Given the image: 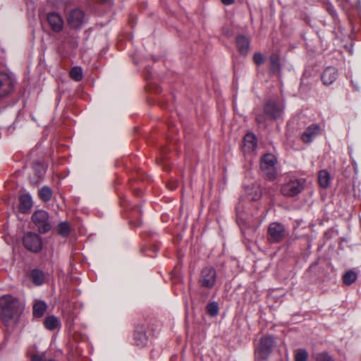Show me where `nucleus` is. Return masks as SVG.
<instances>
[{"label":"nucleus","mask_w":361,"mask_h":361,"mask_svg":"<svg viewBox=\"0 0 361 361\" xmlns=\"http://www.w3.org/2000/svg\"><path fill=\"white\" fill-rule=\"evenodd\" d=\"M0 317L4 323H8L22 311V305L18 300L11 295L0 298Z\"/></svg>","instance_id":"obj_1"},{"label":"nucleus","mask_w":361,"mask_h":361,"mask_svg":"<svg viewBox=\"0 0 361 361\" xmlns=\"http://www.w3.org/2000/svg\"><path fill=\"white\" fill-rule=\"evenodd\" d=\"M276 158L272 154H266L261 159L260 168L269 180H274L276 178Z\"/></svg>","instance_id":"obj_2"},{"label":"nucleus","mask_w":361,"mask_h":361,"mask_svg":"<svg viewBox=\"0 0 361 361\" xmlns=\"http://www.w3.org/2000/svg\"><path fill=\"white\" fill-rule=\"evenodd\" d=\"M274 345L275 339L273 336L267 335L262 337L255 350L256 359L262 360L267 359Z\"/></svg>","instance_id":"obj_3"},{"label":"nucleus","mask_w":361,"mask_h":361,"mask_svg":"<svg viewBox=\"0 0 361 361\" xmlns=\"http://www.w3.org/2000/svg\"><path fill=\"white\" fill-rule=\"evenodd\" d=\"M305 180L293 179L284 183L281 188V192L286 197H294L300 193L305 187Z\"/></svg>","instance_id":"obj_4"},{"label":"nucleus","mask_w":361,"mask_h":361,"mask_svg":"<svg viewBox=\"0 0 361 361\" xmlns=\"http://www.w3.org/2000/svg\"><path fill=\"white\" fill-rule=\"evenodd\" d=\"M49 214L44 210L36 211L32 216V220L38 227L40 232H47L51 229V225L48 222Z\"/></svg>","instance_id":"obj_5"},{"label":"nucleus","mask_w":361,"mask_h":361,"mask_svg":"<svg viewBox=\"0 0 361 361\" xmlns=\"http://www.w3.org/2000/svg\"><path fill=\"white\" fill-rule=\"evenodd\" d=\"M23 245L27 250L37 252L41 250L42 243L40 237L37 234L30 232L25 235Z\"/></svg>","instance_id":"obj_6"},{"label":"nucleus","mask_w":361,"mask_h":361,"mask_svg":"<svg viewBox=\"0 0 361 361\" xmlns=\"http://www.w3.org/2000/svg\"><path fill=\"white\" fill-rule=\"evenodd\" d=\"M216 270L212 267H207L202 269L200 283L202 286L212 288L216 282Z\"/></svg>","instance_id":"obj_7"},{"label":"nucleus","mask_w":361,"mask_h":361,"mask_svg":"<svg viewBox=\"0 0 361 361\" xmlns=\"http://www.w3.org/2000/svg\"><path fill=\"white\" fill-rule=\"evenodd\" d=\"M285 228L279 223H272L268 228L269 240L271 243H279L284 238Z\"/></svg>","instance_id":"obj_8"},{"label":"nucleus","mask_w":361,"mask_h":361,"mask_svg":"<svg viewBox=\"0 0 361 361\" xmlns=\"http://www.w3.org/2000/svg\"><path fill=\"white\" fill-rule=\"evenodd\" d=\"M85 20V14L80 9L73 10L68 16V23L73 28L80 27Z\"/></svg>","instance_id":"obj_9"},{"label":"nucleus","mask_w":361,"mask_h":361,"mask_svg":"<svg viewBox=\"0 0 361 361\" xmlns=\"http://www.w3.org/2000/svg\"><path fill=\"white\" fill-rule=\"evenodd\" d=\"M13 89L12 79L6 73L0 71V97L8 94Z\"/></svg>","instance_id":"obj_10"},{"label":"nucleus","mask_w":361,"mask_h":361,"mask_svg":"<svg viewBox=\"0 0 361 361\" xmlns=\"http://www.w3.org/2000/svg\"><path fill=\"white\" fill-rule=\"evenodd\" d=\"M47 21L51 30L55 32H60L63 28V20L57 13H49L47 15Z\"/></svg>","instance_id":"obj_11"},{"label":"nucleus","mask_w":361,"mask_h":361,"mask_svg":"<svg viewBox=\"0 0 361 361\" xmlns=\"http://www.w3.org/2000/svg\"><path fill=\"white\" fill-rule=\"evenodd\" d=\"M245 192L248 199L252 201L259 200L262 195V191L259 185L256 182H252L245 187Z\"/></svg>","instance_id":"obj_12"},{"label":"nucleus","mask_w":361,"mask_h":361,"mask_svg":"<svg viewBox=\"0 0 361 361\" xmlns=\"http://www.w3.org/2000/svg\"><path fill=\"white\" fill-rule=\"evenodd\" d=\"M257 147V140L255 134L247 133L243 139V151L245 153L250 154L255 151Z\"/></svg>","instance_id":"obj_13"},{"label":"nucleus","mask_w":361,"mask_h":361,"mask_svg":"<svg viewBox=\"0 0 361 361\" xmlns=\"http://www.w3.org/2000/svg\"><path fill=\"white\" fill-rule=\"evenodd\" d=\"M321 128L317 124L310 126L302 133L301 138L304 142L310 143L312 140L320 133Z\"/></svg>","instance_id":"obj_14"},{"label":"nucleus","mask_w":361,"mask_h":361,"mask_svg":"<svg viewBox=\"0 0 361 361\" xmlns=\"http://www.w3.org/2000/svg\"><path fill=\"white\" fill-rule=\"evenodd\" d=\"M338 77V71L334 67H328L322 75V80L325 85H331Z\"/></svg>","instance_id":"obj_15"},{"label":"nucleus","mask_w":361,"mask_h":361,"mask_svg":"<svg viewBox=\"0 0 361 361\" xmlns=\"http://www.w3.org/2000/svg\"><path fill=\"white\" fill-rule=\"evenodd\" d=\"M282 111V109L274 102H269L264 106L265 114L272 118L279 117Z\"/></svg>","instance_id":"obj_16"},{"label":"nucleus","mask_w":361,"mask_h":361,"mask_svg":"<svg viewBox=\"0 0 361 361\" xmlns=\"http://www.w3.org/2000/svg\"><path fill=\"white\" fill-rule=\"evenodd\" d=\"M236 45L238 51L242 55H247L250 49V41L245 36L240 35L236 38Z\"/></svg>","instance_id":"obj_17"},{"label":"nucleus","mask_w":361,"mask_h":361,"mask_svg":"<svg viewBox=\"0 0 361 361\" xmlns=\"http://www.w3.org/2000/svg\"><path fill=\"white\" fill-rule=\"evenodd\" d=\"M20 209L22 212H26L32 206L31 197L27 194H23L20 197Z\"/></svg>","instance_id":"obj_18"},{"label":"nucleus","mask_w":361,"mask_h":361,"mask_svg":"<svg viewBox=\"0 0 361 361\" xmlns=\"http://www.w3.org/2000/svg\"><path fill=\"white\" fill-rule=\"evenodd\" d=\"M330 174L326 170H322L319 173L318 181L321 187L326 188L330 184Z\"/></svg>","instance_id":"obj_19"},{"label":"nucleus","mask_w":361,"mask_h":361,"mask_svg":"<svg viewBox=\"0 0 361 361\" xmlns=\"http://www.w3.org/2000/svg\"><path fill=\"white\" fill-rule=\"evenodd\" d=\"M47 310V305L43 301H36L33 306V315L41 317Z\"/></svg>","instance_id":"obj_20"},{"label":"nucleus","mask_w":361,"mask_h":361,"mask_svg":"<svg viewBox=\"0 0 361 361\" xmlns=\"http://www.w3.org/2000/svg\"><path fill=\"white\" fill-rule=\"evenodd\" d=\"M45 327L49 330H54L59 325V319L54 316L47 317L44 322Z\"/></svg>","instance_id":"obj_21"},{"label":"nucleus","mask_w":361,"mask_h":361,"mask_svg":"<svg viewBox=\"0 0 361 361\" xmlns=\"http://www.w3.org/2000/svg\"><path fill=\"white\" fill-rule=\"evenodd\" d=\"M31 279L36 285H41L44 281V275L42 271L35 269L31 272Z\"/></svg>","instance_id":"obj_22"},{"label":"nucleus","mask_w":361,"mask_h":361,"mask_svg":"<svg viewBox=\"0 0 361 361\" xmlns=\"http://www.w3.org/2000/svg\"><path fill=\"white\" fill-rule=\"evenodd\" d=\"M271 63V70L273 72H276L280 69V56L277 54H273L269 57Z\"/></svg>","instance_id":"obj_23"},{"label":"nucleus","mask_w":361,"mask_h":361,"mask_svg":"<svg viewBox=\"0 0 361 361\" xmlns=\"http://www.w3.org/2000/svg\"><path fill=\"white\" fill-rule=\"evenodd\" d=\"M357 275L355 271H348L343 275V281L345 285H350L357 280Z\"/></svg>","instance_id":"obj_24"},{"label":"nucleus","mask_w":361,"mask_h":361,"mask_svg":"<svg viewBox=\"0 0 361 361\" xmlns=\"http://www.w3.org/2000/svg\"><path fill=\"white\" fill-rule=\"evenodd\" d=\"M135 342L137 345H145L147 342V336L146 334L141 332H136L135 334Z\"/></svg>","instance_id":"obj_25"},{"label":"nucleus","mask_w":361,"mask_h":361,"mask_svg":"<svg viewBox=\"0 0 361 361\" xmlns=\"http://www.w3.org/2000/svg\"><path fill=\"white\" fill-rule=\"evenodd\" d=\"M308 358V353L305 349L299 348L295 350V361H307Z\"/></svg>","instance_id":"obj_26"},{"label":"nucleus","mask_w":361,"mask_h":361,"mask_svg":"<svg viewBox=\"0 0 361 361\" xmlns=\"http://www.w3.org/2000/svg\"><path fill=\"white\" fill-rule=\"evenodd\" d=\"M57 232L62 236H67L70 233V226L66 222H61L57 226Z\"/></svg>","instance_id":"obj_27"},{"label":"nucleus","mask_w":361,"mask_h":361,"mask_svg":"<svg viewBox=\"0 0 361 361\" xmlns=\"http://www.w3.org/2000/svg\"><path fill=\"white\" fill-rule=\"evenodd\" d=\"M39 195L40 198L44 201H49L52 195V192L51 189L48 187H43L39 191Z\"/></svg>","instance_id":"obj_28"},{"label":"nucleus","mask_w":361,"mask_h":361,"mask_svg":"<svg viewBox=\"0 0 361 361\" xmlns=\"http://www.w3.org/2000/svg\"><path fill=\"white\" fill-rule=\"evenodd\" d=\"M72 79L75 81H80L82 78V71L80 67H74L72 68L70 73Z\"/></svg>","instance_id":"obj_29"},{"label":"nucleus","mask_w":361,"mask_h":361,"mask_svg":"<svg viewBox=\"0 0 361 361\" xmlns=\"http://www.w3.org/2000/svg\"><path fill=\"white\" fill-rule=\"evenodd\" d=\"M314 359L315 361H334V359L326 352L317 353Z\"/></svg>","instance_id":"obj_30"},{"label":"nucleus","mask_w":361,"mask_h":361,"mask_svg":"<svg viewBox=\"0 0 361 361\" xmlns=\"http://www.w3.org/2000/svg\"><path fill=\"white\" fill-rule=\"evenodd\" d=\"M207 312L212 316H216L219 312V307L216 302H211L207 307Z\"/></svg>","instance_id":"obj_31"},{"label":"nucleus","mask_w":361,"mask_h":361,"mask_svg":"<svg viewBox=\"0 0 361 361\" xmlns=\"http://www.w3.org/2000/svg\"><path fill=\"white\" fill-rule=\"evenodd\" d=\"M253 61L257 65L259 66L264 62L265 58L262 54L257 52L253 55Z\"/></svg>","instance_id":"obj_32"},{"label":"nucleus","mask_w":361,"mask_h":361,"mask_svg":"<svg viewBox=\"0 0 361 361\" xmlns=\"http://www.w3.org/2000/svg\"><path fill=\"white\" fill-rule=\"evenodd\" d=\"M32 361H54L51 359L47 360L44 355H35L32 357Z\"/></svg>","instance_id":"obj_33"},{"label":"nucleus","mask_w":361,"mask_h":361,"mask_svg":"<svg viewBox=\"0 0 361 361\" xmlns=\"http://www.w3.org/2000/svg\"><path fill=\"white\" fill-rule=\"evenodd\" d=\"M222 3L226 5H231L234 2V0H221Z\"/></svg>","instance_id":"obj_34"},{"label":"nucleus","mask_w":361,"mask_h":361,"mask_svg":"<svg viewBox=\"0 0 361 361\" xmlns=\"http://www.w3.org/2000/svg\"><path fill=\"white\" fill-rule=\"evenodd\" d=\"M241 207H240V204H238L236 207V212H237V215L238 216H240V213H241Z\"/></svg>","instance_id":"obj_35"},{"label":"nucleus","mask_w":361,"mask_h":361,"mask_svg":"<svg viewBox=\"0 0 361 361\" xmlns=\"http://www.w3.org/2000/svg\"><path fill=\"white\" fill-rule=\"evenodd\" d=\"M256 120H257V121L258 123H260V122H261V120H260V118H259V117H257V118H256Z\"/></svg>","instance_id":"obj_36"}]
</instances>
